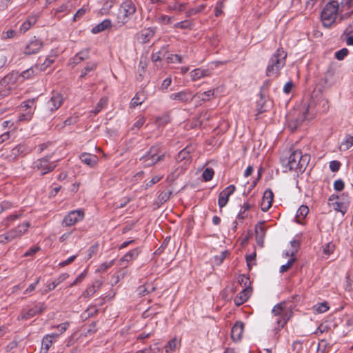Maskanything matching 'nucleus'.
I'll return each instance as SVG.
<instances>
[{"mask_svg":"<svg viewBox=\"0 0 353 353\" xmlns=\"http://www.w3.org/2000/svg\"><path fill=\"white\" fill-rule=\"evenodd\" d=\"M287 53L283 49H277L272 55L266 68V75L275 78L279 76L281 69L285 64Z\"/></svg>","mask_w":353,"mask_h":353,"instance_id":"1","label":"nucleus"},{"mask_svg":"<svg viewBox=\"0 0 353 353\" xmlns=\"http://www.w3.org/2000/svg\"><path fill=\"white\" fill-rule=\"evenodd\" d=\"M310 160V156L302 154L299 150H293L290 154L286 166L296 172H303Z\"/></svg>","mask_w":353,"mask_h":353,"instance_id":"2","label":"nucleus"},{"mask_svg":"<svg viewBox=\"0 0 353 353\" xmlns=\"http://www.w3.org/2000/svg\"><path fill=\"white\" fill-rule=\"evenodd\" d=\"M339 11H340V7L336 1H332L327 3L321 14L323 26L326 28L331 27L336 21Z\"/></svg>","mask_w":353,"mask_h":353,"instance_id":"3","label":"nucleus"},{"mask_svg":"<svg viewBox=\"0 0 353 353\" xmlns=\"http://www.w3.org/2000/svg\"><path fill=\"white\" fill-rule=\"evenodd\" d=\"M272 313L277 316L276 322L279 329L283 328L292 316V310L286 307L285 301L275 305L272 310Z\"/></svg>","mask_w":353,"mask_h":353,"instance_id":"4","label":"nucleus"},{"mask_svg":"<svg viewBox=\"0 0 353 353\" xmlns=\"http://www.w3.org/2000/svg\"><path fill=\"white\" fill-rule=\"evenodd\" d=\"M56 167V161H51L50 156L39 159L32 163L34 171L38 172L40 175L47 174L54 170Z\"/></svg>","mask_w":353,"mask_h":353,"instance_id":"5","label":"nucleus"},{"mask_svg":"<svg viewBox=\"0 0 353 353\" xmlns=\"http://www.w3.org/2000/svg\"><path fill=\"white\" fill-rule=\"evenodd\" d=\"M136 7L131 0H125L123 1L119 9L117 14L118 23L121 25L126 23L129 18L134 14Z\"/></svg>","mask_w":353,"mask_h":353,"instance_id":"6","label":"nucleus"},{"mask_svg":"<svg viewBox=\"0 0 353 353\" xmlns=\"http://www.w3.org/2000/svg\"><path fill=\"white\" fill-rule=\"evenodd\" d=\"M63 101L64 97L61 93L53 91L50 99L46 103V112L50 114H52L61 106Z\"/></svg>","mask_w":353,"mask_h":353,"instance_id":"7","label":"nucleus"},{"mask_svg":"<svg viewBox=\"0 0 353 353\" xmlns=\"http://www.w3.org/2000/svg\"><path fill=\"white\" fill-rule=\"evenodd\" d=\"M83 210H74L69 212L63 218L61 225L63 227H70L80 222L84 219Z\"/></svg>","mask_w":353,"mask_h":353,"instance_id":"8","label":"nucleus"},{"mask_svg":"<svg viewBox=\"0 0 353 353\" xmlns=\"http://www.w3.org/2000/svg\"><path fill=\"white\" fill-rule=\"evenodd\" d=\"M31 152V150L25 144H18L13 148L7 154L6 158L9 161H14L19 156H24Z\"/></svg>","mask_w":353,"mask_h":353,"instance_id":"9","label":"nucleus"},{"mask_svg":"<svg viewBox=\"0 0 353 353\" xmlns=\"http://www.w3.org/2000/svg\"><path fill=\"white\" fill-rule=\"evenodd\" d=\"M169 97L171 100L187 103L191 102L195 97V95L190 90H184L179 92L172 93Z\"/></svg>","mask_w":353,"mask_h":353,"instance_id":"10","label":"nucleus"},{"mask_svg":"<svg viewBox=\"0 0 353 353\" xmlns=\"http://www.w3.org/2000/svg\"><path fill=\"white\" fill-rule=\"evenodd\" d=\"M59 337V334H49L45 335L41 341V353H47L52 344L56 342Z\"/></svg>","mask_w":353,"mask_h":353,"instance_id":"11","label":"nucleus"},{"mask_svg":"<svg viewBox=\"0 0 353 353\" xmlns=\"http://www.w3.org/2000/svg\"><path fill=\"white\" fill-rule=\"evenodd\" d=\"M236 188L234 185H230L226 187L222 192H220L218 199V205L222 208L228 203L229 196L233 194Z\"/></svg>","mask_w":353,"mask_h":353,"instance_id":"12","label":"nucleus"},{"mask_svg":"<svg viewBox=\"0 0 353 353\" xmlns=\"http://www.w3.org/2000/svg\"><path fill=\"white\" fill-rule=\"evenodd\" d=\"M339 196L332 195L329 198V201L331 202L330 205L336 211L341 212L343 214H345L348 207L347 201H339Z\"/></svg>","mask_w":353,"mask_h":353,"instance_id":"13","label":"nucleus"},{"mask_svg":"<svg viewBox=\"0 0 353 353\" xmlns=\"http://www.w3.org/2000/svg\"><path fill=\"white\" fill-rule=\"evenodd\" d=\"M30 227V223L26 222L19 225L17 227L12 228L8 231L12 241L19 239L27 232L28 228Z\"/></svg>","mask_w":353,"mask_h":353,"instance_id":"14","label":"nucleus"},{"mask_svg":"<svg viewBox=\"0 0 353 353\" xmlns=\"http://www.w3.org/2000/svg\"><path fill=\"white\" fill-rule=\"evenodd\" d=\"M274 198V194L272 190L267 189L265 190L262 201H261V210L263 212H267L272 206Z\"/></svg>","mask_w":353,"mask_h":353,"instance_id":"15","label":"nucleus"},{"mask_svg":"<svg viewBox=\"0 0 353 353\" xmlns=\"http://www.w3.org/2000/svg\"><path fill=\"white\" fill-rule=\"evenodd\" d=\"M263 225V222H260L255 226L256 241L257 245L261 248L263 247L264 238L266 233V229Z\"/></svg>","mask_w":353,"mask_h":353,"instance_id":"16","label":"nucleus"},{"mask_svg":"<svg viewBox=\"0 0 353 353\" xmlns=\"http://www.w3.org/2000/svg\"><path fill=\"white\" fill-rule=\"evenodd\" d=\"M243 330V323L241 321L236 322L231 330V337L234 341H239L241 339Z\"/></svg>","mask_w":353,"mask_h":353,"instance_id":"17","label":"nucleus"},{"mask_svg":"<svg viewBox=\"0 0 353 353\" xmlns=\"http://www.w3.org/2000/svg\"><path fill=\"white\" fill-rule=\"evenodd\" d=\"M192 149L190 146H187L181 150L176 158L177 162H183L184 165L188 164L191 161L190 153Z\"/></svg>","mask_w":353,"mask_h":353,"instance_id":"18","label":"nucleus"},{"mask_svg":"<svg viewBox=\"0 0 353 353\" xmlns=\"http://www.w3.org/2000/svg\"><path fill=\"white\" fill-rule=\"evenodd\" d=\"M46 309L43 303H39L21 314V319H28L42 312Z\"/></svg>","mask_w":353,"mask_h":353,"instance_id":"19","label":"nucleus"},{"mask_svg":"<svg viewBox=\"0 0 353 353\" xmlns=\"http://www.w3.org/2000/svg\"><path fill=\"white\" fill-rule=\"evenodd\" d=\"M42 47V43L41 41L34 39L31 40L29 43L26 46L24 53L26 54H32L38 52Z\"/></svg>","mask_w":353,"mask_h":353,"instance_id":"20","label":"nucleus"},{"mask_svg":"<svg viewBox=\"0 0 353 353\" xmlns=\"http://www.w3.org/2000/svg\"><path fill=\"white\" fill-rule=\"evenodd\" d=\"M251 292V288H243L234 298L235 305L239 306L245 303L249 299Z\"/></svg>","mask_w":353,"mask_h":353,"instance_id":"21","label":"nucleus"},{"mask_svg":"<svg viewBox=\"0 0 353 353\" xmlns=\"http://www.w3.org/2000/svg\"><path fill=\"white\" fill-rule=\"evenodd\" d=\"M155 30L152 28H148L142 30L138 36V40L141 43H146L154 37Z\"/></svg>","mask_w":353,"mask_h":353,"instance_id":"22","label":"nucleus"},{"mask_svg":"<svg viewBox=\"0 0 353 353\" xmlns=\"http://www.w3.org/2000/svg\"><path fill=\"white\" fill-rule=\"evenodd\" d=\"M79 158L83 163L89 165L90 167L95 166L99 161V158L97 155L85 152L81 154Z\"/></svg>","mask_w":353,"mask_h":353,"instance_id":"23","label":"nucleus"},{"mask_svg":"<svg viewBox=\"0 0 353 353\" xmlns=\"http://www.w3.org/2000/svg\"><path fill=\"white\" fill-rule=\"evenodd\" d=\"M210 75V71L208 69L196 68L190 72V77L192 81H196Z\"/></svg>","mask_w":353,"mask_h":353,"instance_id":"24","label":"nucleus"},{"mask_svg":"<svg viewBox=\"0 0 353 353\" xmlns=\"http://www.w3.org/2000/svg\"><path fill=\"white\" fill-rule=\"evenodd\" d=\"M344 11L349 12L345 13L344 16L341 17V19L349 17L353 12V0H341L340 12Z\"/></svg>","mask_w":353,"mask_h":353,"instance_id":"25","label":"nucleus"},{"mask_svg":"<svg viewBox=\"0 0 353 353\" xmlns=\"http://www.w3.org/2000/svg\"><path fill=\"white\" fill-rule=\"evenodd\" d=\"M164 159L165 153H162L160 155L157 156V158L147 159L145 157H141L139 159V161L141 162L144 167H150L159 161H163Z\"/></svg>","mask_w":353,"mask_h":353,"instance_id":"26","label":"nucleus"},{"mask_svg":"<svg viewBox=\"0 0 353 353\" xmlns=\"http://www.w3.org/2000/svg\"><path fill=\"white\" fill-rule=\"evenodd\" d=\"M111 21L109 19H105L99 24L96 25L91 30L92 33L97 34L101 32H103L111 26Z\"/></svg>","mask_w":353,"mask_h":353,"instance_id":"27","label":"nucleus"},{"mask_svg":"<svg viewBox=\"0 0 353 353\" xmlns=\"http://www.w3.org/2000/svg\"><path fill=\"white\" fill-rule=\"evenodd\" d=\"M89 53L88 49L81 50L72 58V63L75 65L80 63L81 61L88 59Z\"/></svg>","mask_w":353,"mask_h":353,"instance_id":"28","label":"nucleus"},{"mask_svg":"<svg viewBox=\"0 0 353 353\" xmlns=\"http://www.w3.org/2000/svg\"><path fill=\"white\" fill-rule=\"evenodd\" d=\"M141 250L139 248H134L130 251H129L128 253H126L121 259V261H126L129 262L130 261L134 260L137 258L139 254H140Z\"/></svg>","mask_w":353,"mask_h":353,"instance_id":"29","label":"nucleus"},{"mask_svg":"<svg viewBox=\"0 0 353 353\" xmlns=\"http://www.w3.org/2000/svg\"><path fill=\"white\" fill-rule=\"evenodd\" d=\"M161 146L159 145H154L152 146L149 151H148L142 157H145L147 159L157 158V156L161 154Z\"/></svg>","mask_w":353,"mask_h":353,"instance_id":"30","label":"nucleus"},{"mask_svg":"<svg viewBox=\"0 0 353 353\" xmlns=\"http://www.w3.org/2000/svg\"><path fill=\"white\" fill-rule=\"evenodd\" d=\"M36 21L34 17H29L20 26L19 32L22 34L25 33L36 23Z\"/></svg>","mask_w":353,"mask_h":353,"instance_id":"31","label":"nucleus"},{"mask_svg":"<svg viewBox=\"0 0 353 353\" xmlns=\"http://www.w3.org/2000/svg\"><path fill=\"white\" fill-rule=\"evenodd\" d=\"M186 4L184 3L174 2L168 5L167 10L168 12H181L185 10Z\"/></svg>","mask_w":353,"mask_h":353,"instance_id":"32","label":"nucleus"},{"mask_svg":"<svg viewBox=\"0 0 353 353\" xmlns=\"http://www.w3.org/2000/svg\"><path fill=\"white\" fill-rule=\"evenodd\" d=\"M353 145V133L347 134L344 140L341 142L340 150L345 151L350 149Z\"/></svg>","mask_w":353,"mask_h":353,"instance_id":"33","label":"nucleus"},{"mask_svg":"<svg viewBox=\"0 0 353 353\" xmlns=\"http://www.w3.org/2000/svg\"><path fill=\"white\" fill-rule=\"evenodd\" d=\"M145 100V96L143 92H138L132 98L130 105L132 107H135L141 105Z\"/></svg>","mask_w":353,"mask_h":353,"instance_id":"34","label":"nucleus"},{"mask_svg":"<svg viewBox=\"0 0 353 353\" xmlns=\"http://www.w3.org/2000/svg\"><path fill=\"white\" fill-rule=\"evenodd\" d=\"M108 99L105 97L101 98L99 102L97 103L95 108L90 112V113H92L94 114H98L99 112L101 111L107 105Z\"/></svg>","mask_w":353,"mask_h":353,"instance_id":"35","label":"nucleus"},{"mask_svg":"<svg viewBox=\"0 0 353 353\" xmlns=\"http://www.w3.org/2000/svg\"><path fill=\"white\" fill-rule=\"evenodd\" d=\"M101 285V283L99 282L97 286H96L94 284L90 286L83 293L82 296L84 297H88V298L92 296L95 294L97 290L100 288Z\"/></svg>","mask_w":353,"mask_h":353,"instance_id":"36","label":"nucleus"},{"mask_svg":"<svg viewBox=\"0 0 353 353\" xmlns=\"http://www.w3.org/2000/svg\"><path fill=\"white\" fill-rule=\"evenodd\" d=\"M206 7L205 4L199 5L195 8H192L186 11L185 15L187 17H191L192 15H195L201 12H202Z\"/></svg>","mask_w":353,"mask_h":353,"instance_id":"37","label":"nucleus"},{"mask_svg":"<svg viewBox=\"0 0 353 353\" xmlns=\"http://www.w3.org/2000/svg\"><path fill=\"white\" fill-rule=\"evenodd\" d=\"M21 216V214H13L8 216L1 223L2 225L5 228H8L10 225V223L14 220L19 219Z\"/></svg>","mask_w":353,"mask_h":353,"instance_id":"38","label":"nucleus"},{"mask_svg":"<svg viewBox=\"0 0 353 353\" xmlns=\"http://www.w3.org/2000/svg\"><path fill=\"white\" fill-rule=\"evenodd\" d=\"M97 66V63L96 62L92 61V62L88 63L86 66L85 67V68L82 70L81 74L79 77L80 78L85 77L88 72L95 70Z\"/></svg>","mask_w":353,"mask_h":353,"instance_id":"39","label":"nucleus"},{"mask_svg":"<svg viewBox=\"0 0 353 353\" xmlns=\"http://www.w3.org/2000/svg\"><path fill=\"white\" fill-rule=\"evenodd\" d=\"M174 19V17L165 15V14H160L157 17V21L159 23L168 25L170 24L172 20Z\"/></svg>","mask_w":353,"mask_h":353,"instance_id":"40","label":"nucleus"},{"mask_svg":"<svg viewBox=\"0 0 353 353\" xmlns=\"http://www.w3.org/2000/svg\"><path fill=\"white\" fill-rule=\"evenodd\" d=\"M309 212V209L306 205H301L296 212V219H303Z\"/></svg>","mask_w":353,"mask_h":353,"instance_id":"41","label":"nucleus"},{"mask_svg":"<svg viewBox=\"0 0 353 353\" xmlns=\"http://www.w3.org/2000/svg\"><path fill=\"white\" fill-rule=\"evenodd\" d=\"M214 90H210L208 91L203 92L200 94H197V97L200 99L201 101H209L214 97Z\"/></svg>","mask_w":353,"mask_h":353,"instance_id":"42","label":"nucleus"},{"mask_svg":"<svg viewBox=\"0 0 353 353\" xmlns=\"http://www.w3.org/2000/svg\"><path fill=\"white\" fill-rule=\"evenodd\" d=\"M178 345V341L176 338H174L171 340H170L167 345L165 346V350L167 353H169L170 352H172L176 350Z\"/></svg>","mask_w":353,"mask_h":353,"instance_id":"43","label":"nucleus"},{"mask_svg":"<svg viewBox=\"0 0 353 353\" xmlns=\"http://www.w3.org/2000/svg\"><path fill=\"white\" fill-rule=\"evenodd\" d=\"M214 174V170L211 168H205L202 174V177L203 179V181H209L212 179Z\"/></svg>","mask_w":353,"mask_h":353,"instance_id":"44","label":"nucleus"},{"mask_svg":"<svg viewBox=\"0 0 353 353\" xmlns=\"http://www.w3.org/2000/svg\"><path fill=\"white\" fill-rule=\"evenodd\" d=\"M238 283L244 287V288H250V278L246 276L244 274L239 275L238 277Z\"/></svg>","mask_w":353,"mask_h":353,"instance_id":"45","label":"nucleus"},{"mask_svg":"<svg viewBox=\"0 0 353 353\" xmlns=\"http://www.w3.org/2000/svg\"><path fill=\"white\" fill-rule=\"evenodd\" d=\"M21 108H23L25 110H32L35 108V101L34 99H29L26 101H23L21 104Z\"/></svg>","mask_w":353,"mask_h":353,"instance_id":"46","label":"nucleus"},{"mask_svg":"<svg viewBox=\"0 0 353 353\" xmlns=\"http://www.w3.org/2000/svg\"><path fill=\"white\" fill-rule=\"evenodd\" d=\"M171 194L172 191L170 190L163 191L158 196V200L161 204H163L170 199Z\"/></svg>","mask_w":353,"mask_h":353,"instance_id":"47","label":"nucleus"},{"mask_svg":"<svg viewBox=\"0 0 353 353\" xmlns=\"http://www.w3.org/2000/svg\"><path fill=\"white\" fill-rule=\"evenodd\" d=\"M314 308L318 313H324L329 310V306L327 303L323 302L315 305Z\"/></svg>","mask_w":353,"mask_h":353,"instance_id":"48","label":"nucleus"},{"mask_svg":"<svg viewBox=\"0 0 353 353\" xmlns=\"http://www.w3.org/2000/svg\"><path fill=\"white\" fill-rule=\"evenodd\" d=\"M113 264H114V260H112V261H108V262H104V263H101L99 265V267L97 270V272H104L108 269L111 268L113 265Z\"/></svg>","mask_w":353,"mask_h":353,"instance_id":"49","label":"nucleus"},{"mask_svg":"<svg viewBox=\"0 0 353 353\" xmlns=\"http://www.w3.org/2000/svg\"><path fill=\"white\" fill-rule=\"evenodd\" d=\"M191 22L188 20H185L181 22H178L174 25V28L180 29H189L191 28Z\"/></svg>","mask_w":353,"mask_h":353,"instance_id":"50","label":"nucleus"},{"mask_svg":"<svg viewBox=\"0 0 353 353\" xmlns=\"http://www.w3.org/2000/svg\"><path fill=\"white\" fill-rule=\"evenodd\" d=\"M169 121H170V118L168 114H164L161 117H158L155 119L156 124H157L159 125L167 124L168 123H169Z\"/></svg>","mask_w":353,"mask_h":353,"instance_id":"51","label":"nucleus"},{"mask_svg":"<svg viewBox=\"0 0 353 353\" xmlns=\"http://www.w3.org/2000/svg\"><path fill=\"white\" fill-rule=\"evenodd\" d=\"M225 0H219L215 6V15L219 17L223 13Z\"/></svg>","mask_w":353,"mask_h":353,"instance_id":"52","label":"nucleus"},{"mask_svg":"<svg viewBox=\"0 0 353 353\" xmlns=\"http://www.w3.org/2000/svg\"><path fill=\"white\" fill-rule=\"evenodd\" d=\"M348 54V50L347 48H342L335 52V57L336 59L341 61L343 60Z\"/></svg>","mask_w":353,"mask_h":353,"instance_id":"53","label":"nucleus"},{"mask_svg":"<svg viewBox=\"0 0 353 353\" xmlns=\"http://www.w3.org/2000/svg\"><path fill=\"white\" fill-rule=\"evenodd\" d=\"M13 207L12 203L8 201H3L0 203V214L11 209Z\"/></svg>","mask_w":353,"mask_h":353,"instance_id":"54","label":"nucleus"},{"mask_svg":"<svg viewBox=\"0 0 353 353\" xmlns=\"http://www.w3.org/2000/svg\"><path fill=\"white\" fill-rule=\"evenodd\" d=\"M154 288L152 287L150 290H148L145 285H141L137 288L138 294L140 296H144L147 294L154 290Z\"/></svg>","mask_w":353,"mask_h":353,"instance_id":"55","label":"nucleus"},{"mask_svg":"<svg viewBox=\"0 0 353 353\" xmlns=\"http://www.w3.org/2000/svg\"><path fill=\"white\" fill-rule=\"evenodd\" d=\"M166 60L168 63H182V57L178 54H169L166 57Z\"/></svg>","mask_w":353,"mask_h":353,"instance_id":"56","label":"nucleus"},{"mask_svg":"<svg viewBox=\"0 0 353 353\" xmlns=\"http://www.w3.org/2000/svg\"><path fill=\"white\" fill-rule=\"evenodd\" d=\"M334 245L332 242H329L323 247V252L325 255H330L334 252Z\"/></svg>","mask_w":353,"mask_h":353,"instance_id":"57","label":"nucleus"},{"mask_svg":"<svg viewBox=\"0 0 353 353\" xmlns=\"http://www.w3.org/2000/svg\"><path fill=\"white\" fill-rule=\"evenodd\" d=\"M162 178H163L162 176H159V175L154 176L151 179V180H150L148 182H145V188L152 187L153 185H154L155 183L159 182Z\"/></svg>","mask_w":353,"mask_h":353,"instance_id":"58","label":"nucleus"},{"mask_svg":"<svg viewBox=\"0 0 353 353\" xmlns=\"http://www.w3.org/2000/svg\"><path fill=\"white\" fill-rule=\"evenodd\" d=\"M34 76V70L32 68L27 69L21 73V77L24 79H31Z\"/></svg>","mask_w":353,"mask_h":353,"instance_id":"59","label":"nucleus"},{"mask_svg":"<svg viewBox=\"0 0 353 353\" xmlns=\"http://www.w3.org/2000/svg\"><path fill=\"white\" fill-rule=\"evenodd\" d=\"M33 114L32 110H28L26 113L21 114L18 117V121H30L32 119Z\"/></svg>","mask_w":353,"mask_h":353,"instance_id":"60","label":"nucleus"},{"mask_svg":"<svg viewBox=\"0 0 353 353\" xmlns=\"http://www.w3.org/2000/svg\"><path fill=\"white\" fill-rule=\"evenodd\" d=\"M295 260L296 259L294 258L291 259L287 262L286 264L281 265L280 268V272L283 273L288 271L291 268Z\"/></svg>","mask_w":353,"mask_h":353,"instance_id":"61","label":"nucleus"},{"mask_svg":"<svg viewBox=\"0 0 353 353\" xmlns=\"http://www.w3.org/2000/svg\"><path fill=\"white\" fill-rule=\"evenodd\" d=\"M88 10V8L85 6L79 9L74 16V19L76 21L77 19H80L81 17H83L87 12Z\"/></svg>","mask_w":353,"mask_h":353,"instance_id":"62","label":"nucleus"},{"mask_svg":"<svg viewBox=\"0 0 353 353\" xmlns=\"http://www.w3.org/2000/svg\"><path fill=\"white\" fill-rule=\"evenodd\" d=\"M12 241L8 231L6 234L0 235V243L6 244L8 242Z\"/></svg>","mask_w":353,"mask_h":353,"instance_id":"63","label":"nucleus"},{"mask_svg":"<svg viewBox=\"0 0 353 353\" xmlns=\"http://www.w3.org/2000/svg\"><path fill=\"white\" fill-rule=\"evenodd\" d=\"M86 276V272L84 271L82 273H81L76 279L70 285V287L74 286L77 285L78 283L82 282V281L85 279Z\"/></svg>","mask_w":353,"mask_h":353,"instance_id":"64","label":"nucleus"}]
</instances>
